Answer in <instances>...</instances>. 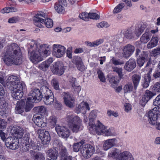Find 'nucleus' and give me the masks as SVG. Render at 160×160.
Listing matches in <instances>:
<instances>
[{"instance_id": "53", "label": "nucleus", "mask_w": 160, "mask_h": 160, "mask_svg": "<svg viewBox=\"0 0 160 160\" xmlns=\"http://www.w3.org/2000/svg\"><path fill=\"white\" fill-rule=\"evenodd\" d=\"M94 119L89 118V129L90 131L93 130L94 129V126H96V125H94Z\"/></svg>"}, {"instance_id": "64", "label": "nucleus", "mask_w": 160, "mask_h": 160, "mask_svg": "<svg viewBox=\"0 0 160 160\" xmlns=\"http://www.w3.org/2000/svg\"><path fill=\"white\" fill-rule=\"evenodd\" d=\"M104 42V40L102 38L97 39L94 42V46L96 47L102 43Z\"/></svg>"}, {"instance_id": "3", "label": "nucleus", "mask_w": 160, "mask_h": 160, "mask_svg": "<svg viewBox=\"0 0 160 160\" xmlns=\"http://www.w3.org/2000/svg\"><path fill=\"white\" fill-rule=\"evenodd\" d=\"M68 122L69 128L73 132L77 133L80 130L82 120L78 116L72 115L68 116L66 118Z\"/></svg>"}, {"instance_id": "24", "label": "nucleus", "mask_w": 160, "mask_h": 160, "mask_svg": "<svg viewBox=\"0 0 160 160\" xmlns=\"http://www.w3.org/2000/svg\"><path fill=\"white\" fill-rule=\"evenodd\" d=\"M148 117L149 119V123L152 125H156L157 123V120L158 118V113H155L151 110L148 112Z\"/></svg>"}, {"instance_id": "52", "label": "nucleus", "mask_w": 160, "mask_h": 160, "mask_svg": "<svg viewBox=\"0 0 160 160\" xmlns=\"http://www.w3.org/2000/svg\"><path fill=\"white\" fill-rule=\"evenodd\" d=\"M88 14L89 15V19L97 20L99 18V16L96 13L89 12Z\"/></svg>"}, {"instance_id": "60", "label": "nucleus", "mask_w": 160, "mask_h": 160, "mask_svg": "<svg viewBox=\"0 0 160 160\" xmlns=\"http://www.w3.org/2000/svg\"><path fill=\"white\" fill-rule=\"evenodd\" d=\"M19 20V18L18 17H13L10 18L8 20V22L9 23H15Z\"/></svg>"}, {"instance_id": "35", "label": "nucleus", "mask_w": 160, "mask_h": 160, "mask_svg": "<svg viewBox=\"0 0 160 160\" xmlns=\"http://www.w3.org/2000/svg\"><path fill=\"white\" fill-rule=\"evenodd\" d=\"M18 11L17 8L15 7H6L2 9L1 10V12L2 13H8L10 12H16Z\"/></svg>"}, {"instance_id": "19", "label": "nucleus", "mask_w": 160, "mask_h": 160, "mask_svg": "<svg viewBox=\"0 0 160 160\" xmlns=\"http://www.w3.org/2000/svg\"><path fill=\"white\" fill-rule=\"evenodd\" d=\"M117 159L118 160H134V158L130 152L124 151L118 155Z\"/></svg>"}, {"instance_id": "58", "label": "nucleus", "mask_w": 160, "mask_h": 160, "mask_svg": "<svg viewBox=\"0 0 160 160\" xmlns=\"http://www.w3.org/2000/svg\"><path fill=\"white\" fill-rule=\"evenodd\" d=\"M51 82L53 84L54 88L55 89L58 90L59 89L58 82L57 79H53L52 80Z\"/></svg>"}, {"instance_id": "44", "label": "nucleus", "mask_w": 160, "mask_h": 160, "mask_svg": "<svg viewBox=\"0 0 160 160\" xmlns=\"http://www.w3.org/2000/svg\"><path fill=\"white\" fill-rule=\"evenodd\" d=\"M119 81V79L117 76H113L109 79V82L112 84L116 85Z\"/></svg>"}, {"instance_id": "14", "label": "nucleus", "mask_w": 160, "mask_h": 160, "mask_svg": "<svg viewBox=\"0 0 160 160\" xmlns=\"http://www.w3.org/2000/svg\"><path fill=\"white\" fill-rule=\"evenodd\" d=\"M64 70L63 64L59 62H56L54 63L51 68L52 71L53 73L59 75H62Z\"/></svg>"}, {"instance_id": "16", "label": "nucleus", "mask_w": 160, "mask_h": 160, "mask_svg": "<svg viewBox=\"0 0 160 160\" xmlns=\"http://www.w3.org/2000/svg\"><path fill=\"white\" fill-rule=\"evenodd\" d=\"M44 98V102L45 104L48 105L53 103L54 101V96L52 91L48 88L46 89Z\"/></svg>"}, {"instance_id": "18", "label": "nucleus", "mask_w": 160, "mask_h": 160, "mask_svg": "<svg viewBox=\"0 0 160 160\" xmlns=\"http://www.w3.org/2000/svg\"><path fill=\"white\" fill-rule=\"evenodd\" d=\"M12 133L18 138H21L24 132V130L22 128L18 126H13L11 130Z\"/></svg>"}, {"instance_id": "20", "label": "nucleus", "mask_w": 160, "mask_h": 160, "mask_svg": "<svg viewBox=\"0 0 160 160\" xmlns=\"http://www.w3.org/2000/svg\"><path fill=\"white\" fill-rule=\"evenodd\" d=\"M117 142V140L115 138L108 139L104 141L103 148L105 150H107L111 147L115 146Z\"/></svg>"}, {"instance_id": "62", "label": "nucleus", "mask_w": 160, "mask_h": 160, "mask_svg": "<svg viewBox=\"0 0 160 160\" xmlns=\"http://www.w3.org/2000/svg\"><path fill=\"white\" fill-rule=\"evenodd\" d=\"M153 104L155 106H157L160 104V94L158 95L153 102Z\"/></svg>"}, {"instance_id": "51", "label": "nucleus", "mask_w": 160, "mask_h": 160, "mask_svg": "<svg viewBox=\"0 0 160 160\" xmlns=\"http://www.w3.org/2000/svg\"><path fill=\"white\" fill-rule=\"evenodd\" d=\"M151 78V76H147V78H144V81L143 84V87L147 88L149 86Z\"/></svg>"}, {"instance_id": "38", "label": "nucleus", "mask_w": 160, "mask_h": 160, "mask_svg": "<svg viewBox=\"0 0 160 160\" xmlns=\"http://www.w3.org/2000/svg\"><path fill=\"white\" fill-rule=\"evenodd\" d=\"M133 87L131 83L126 84L123 87V90L125 93L130 92L132 91Z\"/></svg>"}, {"instance_id": "4", "label": "nucleus", "mask_w": 160, "mask_h": 160, "mask_svg": "<svg viewBox=\"0 0 160 160\" xmlns=\"http://www.w3.org/2000/svg\"><path fill=\"white\" fill-rule=\"evenodd\" d=\"M31 100L28 99V98L25 104L22 100L18 101L15 108V113L18 114H21L24 111V109L26 112L29 111L33 107V103L34 102H31Z\"/></svg>"}, {"instance_id": "23", "label": "nucleus", "mask_w": 160, "mask_h": 160, "mask_svg": "<svg viewBox=\"0 0 160 160\" xmlns=\"http://www.w3.org/2000/svg\"><path fill=\"white\" fill-rule=\"evenodd\" d=\"M136 66L135 60L131 58L127 62L124 66L125 69L128 72H130Z\"/></svg>"}, {"instance_id": "9", "label": "nucleus", "mask_w": 160, "mask_h": 160, "mask_svg": "<svg viewBox=\"0 0 160 160\" xmlns=\"http://www.w3.org/2000/svg\"><path fill=\"white\" fill-rule=\"evenodd\" d=\"M5 144L8 148L15 150L19 147V140L14 137H9L5 140Z\"/></svg>"}, {"instance_id": "7", "label": "nucleus", "mask_w": 160, "mask_h": 160, "mask_svg": "<svg viewBox=\"0 0 160 160\" xmlns=\"http://www.w3.org/2000/svg\"><path fill=\"white\" fill-rule=\"evenodd\" d=\"M52 49L53 55L57 58L62 57L66 51V48L60 44H54L52 46Z\"/></svg>"}, {"instance_id": "31", "label": "nucleus", "mask_w": 160, "mask_h": 160, "mask_svg": "<svg viewBox=\"0 0 160 160\" xmlns=\"http://www.w3.org/2000/svg\"><path fill=\"white\" fill-rule=\"evenodd\" d=\"M141 76L139 75L135 74L132 76V79L135 89L137 88Z\"/></svg>"}, {"instance_id": "45", "label": "nucleus", "mask_w": 160, "mask_h": 160, "mask_svg": "<svg viewBox=\"0 0 160 160\" xmlns=\"http://www.w3.org/2000/svg\"><path fill=\"white\" fill-rule=\"evenodd\" d=\"M145 28L144 25H142L139 28L135 29V34L137 36H139L143 31Z\"/></svg>"}, {"instance_id": "39", "label": "nucleus", "mask_w": 160, "mask_h": 160, "mask_svg": "<svg viewBox=\"0 0 160 160\" xmlns=\"http://www.w3.org/2000/svg\"><path fill=\"white\" fill-rule=\"evenodd\" d=\"M156 94L155 93L152 92L149 90H147L145 92V93L144 94V97L148 101H149Z\"/></svg>"}, {"instance_id": "15", "label": "nucleus", "mask_w": 160, "mask_h": 160, "mask_svg": "<svg viewBox=\"0 0 160 160\" xmlns=\"http://www.w3.org/2000/svg\"><path fill=\"white\" fill-rule=\"evenodd\" d=\"M55 129L58 135L63 138H67L70 135V131L65 127L56 125Z\"/></svg>"}, {"instance_id": "46", "label": "nucleus", "mask_w": 160, "mask_h": 160, "mask_svg": "<svg viewBox=\"0 0 160 160\" xmlns=\"http://www.w3.org/2000/svg\"><path fill=\"white\" fill-rule=\"evenodd\" d=\"M57 122V118L55 116H51L49 119V123L50 125L53 127L56 125Z\"/></svg>"}, {"instance_id": "27", "label": "nucleus", "mask_w": 160, "mask_h": 160, "mask_svg": "<svg viewBox=\"0 0 160 160\" xmlns=\"http://www.w3.org/2000/svg\"><path fill=\"white\" fill-rule=\"evenodd\" d=\"M147 58L148 55L146 52H141V54L137 60V63L138 65L140 67L142 66Z\"/></svg>"}, {"instance_id": "54", "label": "nucleus", "mask_w": 160, "mask_h": 160, "mask_svg": "<svg viewBox=\"0 0 160 160\" xmlns=\"http://www.w3.org/2000/svg\"><path fill=\"white\" fill-rule=\"evenodd\" d=\"M103 133L105 134L106 136H114L115 135V133L113 132L112 130L111 129H109L107 130L105 129Z\"/></svg>"}, {"instance_id": "22", "label": "nucleus", "mask_w": 160, "mask_h": 160, "mask_svg": "<svg viewBox=\"0 0 160 160\" xmlns=\"http://www.w3.org/2000/svg\"><path fill=\"white\" fill-rule=\"evenodd\" d=\"M53 62V59L52 58H49L48 60L42 62L38 66V68L41 70L45 71H46L50 65Z\"/></svg>"}, {"instance_id": "28", "label": "nucleus", "mask_w": 160, "mask_h": 160, "mask_svg": "<svg viewBox=\"0 0 160 160\" xmlns=\"http://www.w3.org/2000/svg\"><path fill=\"white\" fill-rule=\"evenodd\" d=\"M158 41V38L157 36H153L150 42L148 44L147 48L148 49H151L155 47L157 45Z\"/></svg>"}, {"instance_id": "33", "label": "nucleus", "mask_w": 160, "mask_h": 160, "mask_svg": "<svg viewBox=\"0 0 160 160\" xmlns=\"http://www.w3.org/2000/svg\"><path fill=\"white\" fill-rule=\"evenodd\" d=\"M151 37V35L150 33H145L140 38V41L142 43H146L150 40Z\"/></svg>"}, {"instance_id": "36", "label": "nucleus", "mask_w": 160, "mask_h": 160, "mask_svg": "<svg viewBox=\"0 0 160 160\" xmlns=\"http://www.w3.org/2000/svg\"><path fill=\"white\" fill-rule=\"evenodd\" d=\"M84 143V141L82 140L80 142L74 144L73 146L74 151L76 152H78L79 150L81 149Z\"/></svg>"}, {"instance_id": "47", "label": "nucleus", "mask_w": 160, "mask_h": 160, "mask_svg": "<svg viewBox=\"0 0 160 160\" xmlns=\"http://www.w3.org/2000/svg\"><path fill=\"white\" fill-rule=\"evenodd\" d=\"M79 17L84 21H88L89 20V15L88 13L85 12H82L79 15Z\"/></svg>"}, {"instance_id": "30", "label": "nucleus", "mask_w": 160, "mask_h": 160, "mask_svg": "<svg viewBox=\"0 0 160 160\" xmlns=\"http://www.w3.org/2000/svg\"><path fill=\"white\" fill-rule=\"evenodd\" d=\"M30 153L33 155V159L34 160H44L45 158L43 154L41 152H38L35 153V152L31 150Z\"/></svg>"}, {"instance_id": "26", "label": "nucleus", "mask_w": 160, "mask_h": 160, "mask_svg": "<svg viewBox=\"0 0 160 160\" xmlns=\"http://www.w3.org/2000/svg\"><path fill=\"white\" fill-rule=\"evenodd\" d=\"M46 154L47 156L51 159L56 160L58 156V152L54 148H50L47 151Z\"/></svg>"}, {"instance_id": "8", "label": "nucleus", "mask_w": 160, "mask_h": 160, "mask_svg": "<svg viewBox=\"0 0 160 160\" xmlns=\"http://www.w3.org/2000/svg\"><path fill=\"white\" fill-rule=\"evenodd\" d=\"M47 18V15L42 12H38L33 18L34 25L40 28H42L45 19Z\"/></svg>"}, {"instance_id": "56", "label": "nucleus", "mask_w": 160, "mask_h": 160, "mask_svg": "<svg viewBox=\"0 0 160 160\" xmlns=\"http://www.w3.org/2000/svg\"><path fill=\"white\" fill-rule=\"evenodd\" d=\"M7 122L3 119H0V130H2L6 128Z\"/></svg>"}, {"instance_id": "21", "label": "nucleus", "mask_w": 160, "mask_h": 160, "mask_svg": "<svg viewBox=\"0 0 160 160\" xmlns=\"http://www.w3.org/2000/svg\"><path fill=\"white\" fill-rule=\"evenodd\" d=\"M33 121L39 127H44L46 126V123L44 122L43 118L42 116L34 115Z\"/></svg>"}, {"instance_id": "2", "label": "nucleus", "mask_w": 160, "mask_h": 160, "mask_svg": "<svg viewBox=\"0 0 160 160\" xmlns=\"http://www.w3.org/2000/svg\"><path fill=\"white\" fill-rule=\"evenodd\" d=\"M2 57L4 62L8 66L13 64L18 65L22 63L21 51L16 44L12 43L7 46Z\"/></svg>"}, {"instance_id": "11", "label": "nucleus", "mask_w": 160, "mask_h": 160, "mask_svg": "<svg viewBox=\"0 0 160 160\" xmlns=\"http://www.w3.org/2000/svg\"><path fill=\"white\" fill-rule=\"evenodd\" d=\"M24 85V84L20 83L17 88L10 90L12 91V96L13 98L19 100L22 97L23 94V88Z\"/></svg>"}, {"instance_id": "13", "label": "nucleus", "mask_w": 160, "mask_h": 160, "mask_svg": "<svg viewBox=\"0 0 160 160\" xmlns=\"http://www.w3.org/2000/svg\"><path fill=\"white\" fill-rule=\"evenodd\" d=\"M64 103L68 107L72 108L74 107L75 99L68 92H64L62 94Z\"/></svg>"}, {"instance_id": "34", "label": "nucleus", "mask_w": 160, "mask_h": 160, "mask_svg": "<svg viewBox=\"0 0 160 160\" xmlns=\"http://www.w3.org/2000/svg\"><path fill=\"white\" fill-rule=\"evenodd\" d=\"M54 8L57 12L59 14H62L64 13L65 12L64 7L62 6L61 4L58 3H55Z\"/></svg>"}, {"instance_id": "59", "label": "nucleus", "mask_w": 160, "mask_h": 160, "mask_svg": "<svg viewBox=\"0 0 160 160\" xmlns=\"http://www.w3.org/2000/svg\"><path fill=\"white\" fill-rule=\"evenodd\" d=\"M119 37L118 36H116L112 38L110 41V43L112 45H114L116 43L119 42Z\"/></svg>"}, {"instance_id": "12", "label": "nucleus", "mask_w": 160, "mask_h": 160, "mask_svg": "<svg viewBox=\"0 0 160 160\" xmlns=\"http://www.w3.org/2000/svg\"><path fill=\"white\" fill-rule=\"evenodd\" d=\"M37 132L39 136L44 144H48L51 140V137L49 132L42 129L38 130Z\"/></svg>"}, {"instance_id": "25", "label": "nucleus", "mask_w": 160, "mask_h": 160, "mask_svg": "<svg viewBox=\"0 0 160 160\" xmlns=\"http://www.w3.org/2000/svg\"><path fill=\"white\" fill-rule=\"evenodd\" d=\"M97 122V125L94 126L93 130L98 135L103 133L105 130L106 129V127L100 122L99 121H98Z\"/></svg>"}, {"instance_id": "50", "label": "nucleus", "mask_w": 160, "mask_h": 160, "mask_svg": "<svg viewBox=\"0 0 160 160\" xmlns=\"http://www.w3.org/2000/svg\"><path fill=\"white\" fill-rule=\"evenodd\" d=\"M37 110L38 113L41 114H45L46 112V109L43 106H40L37 107Z\"/></svg>"}, {"instance_id": "42", "label": "nucleus", "mask_w": 160, "mask_h": 160, "mask_svg": "<svg viewBox=\"0 0 160 160\" xmlns=\"http://www.w3.org/2000/svg\"><path fill=\"white\" fill-rule=\"evenodd\" d=\"M118 150L116 148L110 152L108 154V157L112 158H116L118 155Z\"/></svg>"}, {"instance_id": "61", "label": "nucleus", "mask_w": 160, "mask_h": 160, "mask_svg": "<svg viewBox=\"0 0 160 160\" xmlns=\"http://www.w3.org/2000/svg\"><path fill=\"white\" fill-rule=\"evenodd\" d=\"M97 26L98 28H100L103 27H107L109 26V25L106 22H102L98 23Z\"/></svg>"}, {"instance_id": "49", "label": "nucleus", "mask_w": 160, "mask_h": 160, "mask_svg": "<svg viewBox=\"0 0 160 160\" xmlns=\"http://www.w3.org/2000/svg\"><path fill=\"white\" fill-rule=\"evenodd\" d=\"M61 157L68 156L66 148L63 147L61 148L60 151L59 152Z\"/></svg>"}, {"instance_id": "32", "label": "nucleus", "mask_w": 160, "mask_h": 160, "mask_svg": "<svg viewBox=\"0 0 160 160\" xmlns=\"http://www.w3.org/2000/svg\"><path fill=\"white\" fill-rule=\"evenodd\" d=\"M135 34V30L131 29H129L125 32V37L128 39H131L133 38Z\"/></svg>"}, {"instance_id": "57", "label": "nucleus", "mask_w": 160, "mask_h": 160, "mask_svg": "<svg viewBox=\"0 0 160 160\" xmlns=\"http://www.w3.org/2000/svg\"><path fill=\"white\" fill-rule=\"evenodd\" d=\"M112 62L113 64L115 65H121L123 64L124 63V62L122 61H121L120 60H116L113 58L112 59Z\"/></svg>"}, {"instance_id": "37", "label": "nucleus", "mask_w": 160, "mask_h": 160, "mask_svg": "<svg viewBox=\"0 0 160 160\" xmlns=\"http://www.w3.org/2000/svg\"><path fill=\"white\" fill-rule=\"evenodd\" d=\"M112 71L116 72L118 74L119 78H123V74L122 73V69L121 68H119L116 67H114L112 68Z\"/></svg>"}, {"instance_id": "41", "label": "nucleus", "mask_w": 160, "mask_h": 160, "mask_svg": "<svg viewBox=\"0 0 160 160\" xmlns=\"http://www.w3.org/2000/svg\"><path fill=\"white\" fill-rule=\"evenodd\" d=\"M124 6L123 3H120L118 4L116 7H115L113 10V12L114 13H118L121 12L122 9Z\"/></svg>"}, {"instance_id": "43", "label": "nucleus", "mask_w": 160, "mask_h": 160, "mask_svg": "<svg viewBox=\"0 0 160 160\" xmlns=\"http://www.w3.org/2000/svg\"><path fill=\"white\" fill-rule=\"evenodd\" d=\"M152 90L155 92H160V81L156 82L153 85Z\"/></svg>"}, {"instance_id": "48", "label": "nucleus", "mask_w": 160, "mask_h": 160, "mask_svg": "<svg viewBox=\"0 0 160 160\" xmlns=\"http://www.w3.org/2000/svg\"><path fill=\"white\" fill-rule=\"evenodd\" d=\"M98 77L101 81L102 82H105L106 81L105 78L103 73L101 70H99L98 71Z\"/></svg>"}, {"instance_id": "17", "label": "nucleus", "mask_w": 160, "mask_h": 160, "mask_svg": "<svg viewBox=\"0 0 160 160\" xmlns=\"http://www.w3.org/2000/svg\"><path fill=\"white\" fill-rule=\"evenodd\" d=\"M135 50L134 47L130 44L125 46L123 50L122 55L123 57L127 58L130 56Z\"/></svg>"}, {"instance_id": "29", "label": "nucleus", "mask_w": 160, "mask_h": 160, "mask_svg": "<svg viewBox=\"0 0 160 160\" xmlns=\"http://www.w3.org/2000/svg\"><path fill=\"white\" fill-rule=\"evenodd\" d=\"M78 110L82 113H84L86 109L89 110V107L88 104L86 102H82L78 106Z\"/></svg>"}, {"instance_id": "6", "label": "nucleus", "mask_w": 160, "mask_h": 160, "mask_svg": "<svg viewBox=\"0 0 160 160\" xmlns=\"http://www.w3.org/2000/svg\"><path fill=\"white\" fill-rule=\"evenodd\" d=\"M7 85L10 90L13 89L14 88L18 87L19 84H24L22 82H20L19 79L17 76L11 75L9 76L6 80Z\"/></svg>"}, {"instance_id": "10", "label": "nucleus", "mask_w": 160, "mask_h": 160, "mask_svg": "<svg viewBox=\"0 0 160 160\" xmlns=\"http://www.w3.org/2000/svg\"><path fill=\"white\" fill-rule=\"evenodd\" d=\"M42 96L39 89H34L31 91L28 95V99H31V102L36 103L39 102L42 99Z\"/></svg>"}, {"instance_id": "40", "label": "nucleus", "mask_w": 160, "mask_h": 160, "mask_svg": "<svg viewBox=\"0 0 160 160\" xmlns=\"http://www.w3.org/2000/svg\"><path fill=\"white\" fill-rule=\"evenodd\" d=\"M46 26L48 28H51L53 25V23L52 20L50 18H47L45 19L44 22Z\"/></svg>"}, {"instance_id": "1", "label": "nucleus", "mask_w": 160, "mask_h": 160, "mask_svg": "<svg viewBox=\"0 0 160 160\" xmlns=\"http://www.w3.org/2000/svg\"><path fill=\"white\" fill-rule=\"evenodd\" d=\"M51 53L49 45L40 44L36 41H32L28 49V56L30 60L34 64H37L42 61L43 57H46Z\"/></svg>"}, {"instance_id": "55", "label": "nucleus", "mask_w": 160, "mask_h": 160, "mask_svg": "<svg viewBox=\"0 0 160 160\" xmlns=\"http://www.w3.org/2000/svg\"><path fill=\"white\" fill-rule=\"evenodd\" d=\"M72 62L75 64L76 65L79 63L82 62V59L79 57L76 56L74 57L72 59Z\"/></svg>"}, {"instance_id": "63", "label": "nucleus", "mask_w": 160, "mask_h": 160, "mask_svg": "<svg viewBox=\"0 0 160 160\" xmlns=\"http://www.w3.org/2000/svg\"><path fill=\"white\" fill-rule=\"evenodd\" d=\"M76 66L78 69L81 71H83L85 70V67L84 65L82 62L79 63Z\"/></svg>"}, {"instance_id": "5", "label": "nucleus", "mask_w": 160, "mask_h": 160, "mask_svg": "<svg viewBox=\"0 0 160 160\" xmlns=\"http://www.w3.org/2000/svg\"><path fill=\"white\" fill-rule=\"evenodd\" d=\"M95 148L89 144L83 145L80 151L84 158L88 159L90 158L95 151Z\"/></svg>"}]
</instances>
